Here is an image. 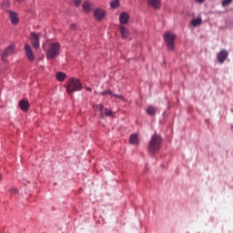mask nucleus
Returning a JSON list of instances; mask_svg holds the SVG:
<instances>
[{"label":"nucleus","instance_id":"obj_1","mask_svg":"<svg viewBox=\"0 0 233 233\" xmlns=\"http://www.w3.org/2000/svg\"><path fill=\"white\" fill-rule=\"evenodd\" d=\"M163 143V138L159 135H155L151 137L148 146H147V151L149 154H157L159 150L161 149V145Z\"/></svg>","mask_w":233,"mask_h":233},{"label":"nucleus","instance_id":"obj_2","mask_svg":"<svg viewBox=\"0 0 233 233\" xmlns=\"http://www.w3.org/2000/svg\"><path fill=\"white\" fill-rule=\"evenodd\" d=\"M65 86L69 96H72L74 92H81V90H83V85L81 84V81L74 77L70 78Z\"/></svg>","mask_w":233,"mask_h":233},{"label":"nucleus","instance_id":"obj_3","mask_svg":"<svg viewBox=\"0 0 233 233\" xmlns=\"http://www.w3.org/2000/svg\"><path fill=\"white\" fill-rule=\"evenodd\" d=\"M164 41L168 50H174L176 48V35L167 32L164 34Z\"/></svg>","mask_w":233,"mask_h":233},{"label":"nucleus","instance_id":"obj_4","mask_svg":"<svg viewBox=\"0 0 233 233\" xmlns=\"http://www.w3.org/2000/svg\"><path fill=\"white\" fill-rule=\"evenodd\" d=\"M59 54V44L53 43L50 45L49 49L46 51V57L48 59H55Z\"/></svg>","mask_w":233,"mask_h":233},{"label":"nucleus","instance_id":"obj_5","mask_svg":"<svg viewBox=\"0 0 233 233\" xmlns=\"http://www.w3.org/2000/svg\"><path fill=\"white\" fill-rule=\"evenodd\" d=\"M15 54V44L9 45L1 54L2 61H6V57Z\"/></svg>","mask_w":233,"mask_h":233},{"label":"nucleus","instance_id":"obj_6","mask_svg":"<svg viewBox=\"0 0 233 233\" xmlns=\"http://www.w3.org/2000/svg\"><path fill=\"white\" fill-rule=\"evenodd\" d=\"M29 40L31 41L33 48L38 50L39 46H41L39 43V35H37V33L32 32L29 36Z\"/></svg>","mask_w":233,"mask_h":233},{"label":"nucleus","instance_id":"obj_7","mask_svg":"<svg viewBox=\"0 0 233 233\" xmlns=\"http://www.w3.org/2000/svg\"><path fill=\"white\" fill-rule=\"evenodd\" d=\"M25 52L29 63H34V61H35V56L34 55V51L32 50L30 45H25Z\"/></svg>","mask_w":233,"mask_h":233},{"label":"nucleus","instance_id":"obj_8","mask_svg":"<svg viewBox=\"0 0 233 233\" xmlns=\"http://www.w3.org/2000/svg\"><path fill=\"white\" fill-rule=\"evenodd\" d=\"M105 15H106V13L105 12V10L101 8H96L94 10V17L96 21H103V19L105 18Z\"/></svg>","mask_w":233,"mask_h":233},{"label":"nucleus","instance_id":"obj_9","mask_svg":"<svg viewBox=\"0 0 233 233\" xmlns=\"http://www.w3.org/2000/svg\"><path fill=\"white\" fill-rule=\"evenodd\" d=\"M228 57V51L225 49H221L219 53L217 55V59L220 65H223L225 63V60Z\"/></svg>","mask_w":233,"mask_h":233},{"label":"nucleus","instance_id":"obj_10","mask_svg":"<svg viewBox=\"0 0 233 233\" xmlns=\"http://www.w3.org/2000/svg\"><path fill=\"white\" fill-rule=\"evenodd\" d=\"M94 4L88 2V1H85L82 4V10L85 14H90V12H92V10H94Z\"/></svg>","mask_w":233,"mask_h":233},{"label":"nucleus","instance_id":"obj_11","mask_svg":"<svg viewBox=\"0 0 233 233\" xmlns=\"http://www.w3.org/2000/svg\"><path fill=\"white\" fill-rule=\"evenodd\" d=\"M18 106L23 110V112H28V110L30 109V103L27 99H21L18 102Z\"/></svg>","mask_w":233,"mask_h":233},{"label":"nucleus","instance_id":"obj_12","mask_svg":"<svg viewBox=\"0 0 233 233\" xmlns=\"http://www.w3.org/2000/svg\"><path fill=\"white\" fill-rule=\"evenodd\" d=\"M7 14H9L12 25H17V23H19V17L17 15V13L12 10H7Z\"/></svg>","mask_w":233,"mask_h":233},{"label":"nucleus","instance_id":"obj_13","mask_svg":"<svg viewBox=\"0 0 233 233\" xmlns=\"http://www.w3.org/2000/svg\"><path fill=\"white\" fill-rule=\"evenodd\" d=\"M130 19V15L127 12H123L120 14L119 16V23L120 25H127L128 23V20Z\"/></svg>","mask_w":233,"mask_h":233},{"label":"nucleus","instance_id":"obj_14","mask_svg":"<svg viewBox=\"0 0 233 233\" xmlns=\"http://www.w3.org/2000/svg\"><path fill=\"white\" fill-rule=\"evenodd\" d=\"M149 6H152L155 8V10H159V6H161V1L160 0H148Z\"/></svg>","mask_w":233,"mask_h":233},{"label":"nucleus","instance_id":"obj_15","mask_svg":"<svg viewBox=\"0 0 233 233\" xmlns=\"http://www.w3.org/2000/svg\"><path fill=\"white\" fill-rule=\"evenodd\" d=\"M202 23H203V19L201 18V16H198V18L192 19L190 22V25L196 27V26H201Z\"/></svg>","mask_w":233,"mask_h":233},{"label":"nucleus","instance_id":"obj_16","mask_svg":"<svg viewBox=\"0 0 233 233\" xmlns=\"http://www.w3.org/2000/svg\"><path fill=\"white\" fill-rule=\"evenodd\" d=\"M119 30H120L122 37L124 39H127L129 35L128 29L127 27H125V25H121Z\"/></svg>","mask_w":233,"mask_h":233},{"label":"nucleus","instance_id":"obj_17","mask_svg":"<svg viewBox=\"0 0 233 233\" xmlns=\"http://www.w3.org/2000/svg\"><path fill=\"white\" fill-rule=\"evenodd\" d=\"M129 143L131 145H139V137H137V135L133 134L129 137Z\"/></svg>","mask_w":233,"mask_h":233},{"label":"nucleus","instance_id":"obj_18","mask_svg":"<svg viewBox=\"0 0 233 233\" xmlns=\"http://www.w3.org/2000/svg\"><path fill=\"white\" fill-rule=\"evenodd\" d=\"M157 113V108L153 106H149L147 109V114L148 116H156Z\"/></svg>","mask_w":233,"mask_h":233},{"label":"nucleus","instance_id":"obj_19","mask_svg":"<svg viewBox=\"0 0 233 233\" xmlns=\"http://www.w3.org/2000/svg\"><path fill=\"white\" fill-rule=\"evenodd\" d=\"M100 96H111V97H113L114 93L112 92V90L107 89V90L101 92Z\"/></svg>","mask_w":233,"mask_h":233},{"label":"nucleus","instance_id":"obj_20","mask_svg":"<svg viewBox=\"0 0 233 233\" xmlns=\"http://www.w3.org/2000/svg\"><path fill=\"white\" fill-rule=\"evenodd\" d=\"M1 8H10V1L5 0L4 2H2Z\"/></svg>","mask_w":233,"mask_h":233},{"label":"nucleus","instance_id":"obj_21","mask_svg":"<svg viewBox=\"0 0 233 233\" xmlns=\"http://www.w3.org/2000/svg\"><path fill=\"white\" fill-rule=\"evenodd\" d=\"M111 8H117V6H119V0H114L113 2H111Z\"/></svg>","mask_w":233,"mask_h":233},{"label":"nucleus","instance_id":"obj_22","mask_svg":"<svg viewBox=\"0 0 233 233\" xmlns=\"http://www.w3.org/2000/svg\"><path fill=\"white\" fill-rule=\"evenodd\" d=\"M66 79V74L59 72V81H64Z\"/></svg>","mask_w":233,"mask_h":233},{"label":"nucleus","instance_id":"obj_23","mask_svg":"<svg viewBox=\"0 0 233 233\" xmlns=\"http://www.w3.org/2000/svg\"><path fill=\"white\" fill-rule=\"evenodd\" d=\"M113 97H115L116 99H121L122 101H125V97L123 96V95L113 94Z\"/></svg>","mask_w":233,"mask_h":233},{"label":"nucleus","instance_id":"obj_24","mask_svg":"<svg viewBox=\"0 0 233 233\" xmlns=\"http://www.w3.org/2000/svg\"><path fill=\"white\" fill-rule=\"evenodd\" d=\"M233 0H224L222 1V6H228L232 3Z\"/></svg>","mask_w":233,"mask_h":233},{"label":"nucleus","instance_id":"obj_25","mask_svg":"<svg viewBox=\"0 0 233 233\" xmlns=\"http://www.w3.org/2000/svg\"><path fill=\"white\" fill-rule=\"evenodd\" d=\"M73 3L75 5V6L79 7L81 6V3H82V0H73Z\"/></svg>","mask_w":233,"mask_h":233},{"label":"nucleus","instance_id":"obj_26","mask_svg":"<svg viewBox=\"0 0 233 233\" xmlns=\"http://www.w3.org/2000/svg\"><path fill=\"white\" fill-rule=\"evenodd\" d=\"M105 116H106V117L112 116V110L105 109Z\"/></svg>","mask_w":233,"mask_h":233},{"label":"nucleus","instance_id":"obj_27","mask_svg":"<svg viewBox=\"0 0 233 233\" xmlns=\"http://www.w3.org/2000/svg\"><path fill=\"white\" fill-rule=\"evenodd\" d=\"M76 28H77V25L76 24L70 25L71 30H76Z\"/></svg>","mask_w":233,"mask_h":233},{"label":"nucleus","instance_id":"obj_28","mask_svg":"<svg viewBox=\"0 0 233 233\" xmlns=\"http://www.w3.org/2000/svg\"><path fill=\"white\" fill-rule=\"evenodd\" d=\"M10 192H11V194H17V189L16 188H12L11 190H10Z\"/></svg>","mask_w":233,"mask_h":233},{"label":"nucleus","instance_id":"obj_29","mask_svg":"<svg viewBox=\"0 0 233 233\" xmlns=\"http://www.w3.org/2000/svg\"><path fill=\"white\" fill-rule=\"evenodd\" d=\"M98 108H99L100 112H103V108H104L103 105H99Z\"/></svg>","mask_w":233,"mask_h":233},{"label":"nucleus","instance_id":"obj_30","mask_svg":"<svg viewBox=\"0 0 233 233\" xmlns=\"http://www.w3.org/2000/svg\"><path fill=\"white\" fill-rule=\"evenodd\" d=\"M56 77L57 81H59V72L56 73Z\"/></svg>","mask_w":233,"mask_h":233},{"label":"nucleus","instance_id":"obj_31","mask_svg":"<svg viewBox=\"0 0 233 233\" xmlns=\"http://www.w3.org/2000/svg\"><path fill=\"white\" fill-rule=\"evenodd\" d=\"M196 1H197V3H199V4L205 3V0H196Z\"/></svg>","mask_w":233,"mask_h":233},{"label":"nucleus","instance_id":"obj_32","mask_svg":"<svg viewBox=\"0 0 233 233\" xmlns=\"http://www.w3.org/2000/svg\"><path fill=\"white\" fill-rule=\"evenodd\" d=\"M24 0H16L17 3H23Z\"/></svg>","mask_w":233,"mask_h":233},{"label":"nucleus","instance_id":"obj_33","mask_svg":"<svg viewBox=\"0 0 233 233\" xmlns=\"http://www.w3.org/2000/svg\"><path fill=\"white\" fill-rule=\"evenodd\" d=\"M1 179H3V175L0 174V181H1Z\"/></svg>","mask_w":233,"mask_h":233},{"label":"nucleus","instance_id":"obj_34","mask_svg":"<svg viewBox=\"0 0 233 233\" xmlns=\"http://www.w3.org/2000/svg\"><path fill=\"white\" fill-rule=\"evenodd\" d=\"M87 90H92V88L88 87Z\"/></svg>","mask_w":233,"mask_h":233}]
</instances>
